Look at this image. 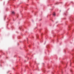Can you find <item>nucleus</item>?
<instances>
[{
  "instance_id": "1",
  "label": "nucleus",
  "mask_w": 74,
  "mask_h": 74,
  "mask_svg": "<svg viewBox=\"0 0 74 74\" xmlns=\"http://www.w3.org/2000/svg\"><path fill=\"white\" fill-rule=\"evenodd\" d=\"M12 14H15V12H12Z\"/></svg>"
},
{
  "instance_id": "2",
  "label": "nucleus",
  "mask_w": 74,
  "mask_h": 74,
  "mask_svg": "<svg viewBox=\"0 0 74 74\" xmlns=\"http://www.w3.org/2000/svg\"><path fill=\"white\" fill-rule=\"evenodd\" d=\"M56 14H55V13H53V15L54 16H55V15H56Z\"/></svg>"
}]
</instances>
